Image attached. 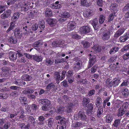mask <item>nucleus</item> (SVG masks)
<instances>
[{
  "mask_svg": "<svg viewBox=\"0 0 129 129\" xmlns=\"http://www.w3.org/2000/svg\"><path fill=\"white\" fill-rule=\"evenodd\" d=\"M103 108L101 107H100L98 109L97 111V116L98 117H100L101 114L103 113Z\"/></svg>",
  "mask_w": 129,
  "mask_h": 129,
  "instance_id": "39",
  "label": "nucleus"
},
{
  "mask_svg": "<svg viewBox=\"0 0 129 129\" xmlns=\"http://www.w3.org/2000/svg\"><path fill=\"white\" fill-rule=\"evenodd\" d=\"M53 120L52 118L49 119L48 121V126L50 127H51L53 124Z\"/></svg>",
  "mask_w": 129,
  "mask_h": 129,
  "instance_id": "54",
  "label": "nucleus"
},
{
  "mask_svg": "<svg viewBox=\"0 0 129 129\" xmlns=\"http://www.w3.org/2000/svg\"><path fill=\"white\" fill-rule=\"evenodd\" d=\"M87 108L88 109L86 111L87 113L89 114V115H90L93 109V104L91 103L88 104V105Z\"/></svg>",
  "mask_w": 129,
  "mask_h": 129,
  "instance_id": "20",
  "label": "nucleus"
},
{
  "mask_svg": "<svg viewBox=\"0 0 129 129\" xmlns=\"http://www.w3.org/2000/svg\"><path fill=\"white\" fill-rule=\"evenodd\" d=\"M10 125V123L8 122H7L5 123L4 126L0 128V129H7L9 127Z\"/></svg>",
  "mask_w": 129,
  "mask_h": 129,
  "instance_id": "47",
  "label": "nucleus"
},
{
  "mask_svg": "<svg viewBox=\"0 0 129 129\" xmlns=\"http://www.w3.org/2000/svg\"><path fill=\"white\" fill-rule=\"evenodd\" d=\"M110 36V32L109 30H107L104 32L102 36V39L104 40H108Z\"/></svg>",
  "mask_w": 129,
  "mask_h": 129,
  "instance_id": "5",
  "label": "nucleus"
},
{
  "mask_svg": "<svg viewBox=\"0 0 129 129\" xmlns=\"http://www.w3.org/2000/svg\"><path fill=\"white\" fill-rule=\"evenodd\" d=\"M45 15L47 17H50L52 15V12L51 9L49 8H47L45 11Z\"/></svg>",
  "mask_w": 129,
  "mask_h": 129,
  "instance_id": "19",
  "label": "nucleus"
},
{
  "mask_svg": "<svg viewBox=\"0 0 129 129\" xmlns=\"http://www.w3.org/2000/svg\"><path fill=\"white\" fill-rule=\"evenodd\" d=\"M73 74V71H69L67 73L66 76L67 77H69L72 76Z\"/></svg>",
  "mask_w": 129,
  "mask_h": 129,
  "instance_id": "62",
  "label": "nucleus"
},
{
  "mask_svg": "<svg viewBox=\"0 0 129 129\" xmlns=\"http://www.w3.org/2000/svg\"><path fill=\"white\" fill-rule=\"evenodd\" d=\"M47 21L51 26H54L56 24L57 21L55 19L51 18H48L47 19Z\"/></svg>",
  "mask_w": 129,
  "mask_h": 129,
  "instance_id": "14",
  "label": "nucleus"
},
{
  "mask_svg": "<svg viewBox=\"0 0 129 129\" xmlns=\"http://www.w3.org/2000/svg\"><path fill=\"white\" fill-rule=\"evenodd\" d=\"M33 58L34 60L39 62L41 61L43 59L42 58L41 56L37 55L33 56Z\"/></svg>",
  "mask_w": 129,
  "mask_h": 129,
  "instance_id": "23",
  "label": "nucleus"
},
{
  "mask_svg": "<svg viewBox=\"0 0 129 129\" xmlns=\"http://www.w3.org/2000/svg\"><path fill=\"white\" fill-rule=\"evenodd\" d=\"M76 26V24L74 22H70L68 24L67 29L69 30H71L75 28Z\"/></svg>",
  "mask_w": 129,
  "mask_h": 129,
  "instance_id": "9",
  "label": "nucleus"
},
{
  "mask_svg": "<svg viewBox=\"0 0 129 129\" xmlns=\"http://www.w3.org/2000/svg\"><path fill=\"white\" fill-rule=\"evenodd\" d=\"M73 106V105L71 103H69L67 106V108L66 110L67 112L68 113L71 112L72 110Z\"/></svg>",
  "mask_w": 129,
  "mask_h": 129,
  "instance_id": "31",
  "label": "nucleus"
},
{
  "mask_svg": "<svg viewBox=\"0 0 129 129\" xmlns=\"http://www.w3.org/2000/svg\"><path fill=\"white\" fill-rule=\"evenodd\" d=\"M113 119V117L112 115L109 114L106 116V121L108 123H110L112 121Z\"/></svg>",
  "mask_w": 129,
  "mask_h": 129,
  "instance_id": "22",
  "label": "nucleus"
},
{
  "mask_svg": "<svg viewBox=\"0 0 129 129\" xmlns=\"http://www.w3.org/2000/svg\"><path fill=\"white\" fill-rule=\"evenodd\" d=\"M47 102L48 101L47 99H40L39 100V102L40 105L44 104L45 102Z\"/></svg>",
  "mask_w": 129,
  "mask_h": 129,
  "instance_id": "52",
  "label": "nucleus"
},
{
  "mask_svg": "<svg viewBox=\"0 0 129 129\" xmlns=\"http://www.w3.org/2000/svg\"><path fill=\"white\" fill-rule=\"evenodd\" d=\"M22 79L25 81H30L32 79V77L27 74H23L21 77Z\"/></svg>",
  "mask_w": 129,
  "mask_h": 129,
  "instance_id": "18",
  "label": "nucleus"
},
{
  "mask_svg": "<svg viewBox=\"0 0 129 129\" xmlns=\"http://www.w3.org/2000/svg\"><path fill=\"white\" fill-rule=\"evenodd\" d=\"M64 107H59L56 110V112L57 113H61L62 112L66 111V110L64 109Z\"/></svg>",
  "mask_w": 129,
  "mask_h": 129,
  "instance_id": "36",
  "label": "nucleus"
},
{
  "mask_svg": "<svg viewBox=\"0 0 129 129\" xmlns=\"http://www.w3.org/2000/svg\"><path fill=\"white\" fill-rule=\"evenodd\" d=\"M106 82L109 86L116 87L120 83V79L119 78H115L111 81L110 79H108L106 80Z\"/></svg>",
  "mask_w": 129,
  "mask_h": 129,
  "instance_id": "2",
  "label": "nucleus"
},
{
  "mask_svg": "<svg viewBox=\"0 0 129 129\" xmlns=\"http://www.w3.org/2000/svg\"><path fill=\"white\" fill-rule=\"evenodd\" d=\"M17 53L16 52L10 51L9 56L10 58L12 60L15 59L17 58Z\"/></svg>",
  "mask_w": 129,
  "mask_h": 129,
  "instance_id": "21",
  "label": "nucleus"
},
{
  "mask_svg": "<svg viewBox=\"0 0 129 129\" xmlns=\"http://www.w3.org/2000/svg\"><path fill=\"white\" fill-rule=\"evenodd\" d=\"M82 44L83 45L84 47L85 48H88L90 45V44L86 41L83 42Z\"/></svg>",
  "mask_w": 129,
  "mask_h": 129,
  "instance_id": "63",
  "label": "nucleus"
},
{
  "mask_svg": "<svg viewBox=\"0 0 129 129\" xmlns=\"http://www.w3.org/2000/svg\"><path fill=\"white\" fill-rule=\"evenodd\" d=\"M70 16V14L69 12L66 11L62 12L61 14V16L62 18H68Z\"/></svg>",
  "mask_w": 129,
  "mask_h": 129,
  "instance_id": "29",
  "label": "nucleus"
},
{
  "mask_svg": "<svg viewBox=\"0 0 129 129\" xmlns=\"http://www.w3.org/2000/svg\"><path fill=\"white\" fill-rule=\"evenodd\" d=\"M117 8V5L116 4H112L110 6V8L111 10L115 11Z\"/></svg>",
  "mask_w": 129,
  "mask_h": 129,
  "instance_id": "44",
  "label": "nucleus"
},
{
  "mask_svg": "<svg viewBox=\"0 0 129 129\" xmlns=\"http://www.w3.org/2000/svg\"><path fill=\"white\" fill-rule=\"evenodd\" d=\"M41 23L40 22L39 23L40 24V26H39L40 28L41 29H43L45 27V22L44 21H42Z\"/></svg>",
  "mask_w": 129,
  "mask_h": 129,
  "instance_id": "57",
  "label": "nucleus"
},
{
  "mask_svg": "<svg viewBox=\"0 0 129 129\" xmlns=\"http://www.w3.org/2000/svg\"><path fill=\"white\" fill-rule=\"evenodd\" d=\"M34 92V90L33 89H30L29 88H27L25 90H24L23 91V93L25 94H28L33 93Z\"/></svg>",
  "mask_w": 129,
  "mask_h": 129,
  "instance_id": "30",
  "label": "nucleus"
},
{
  "mask_svg": "<svg viewBox=\"0 0 129 129\" xmlns=\"http://www.w3.org/2000/svg\"><path fill=\"white\" fill-rule=\"evenodd\" d=\"M18 5L20 6L22 10L26 11L29 9V6L26 5V3H24L23 4H22L21 3H20Z\"/></svg>",
  "mask_w": 129,
  "mask_h": 129,
  "instance_id": "16",
  "label": "nucleus"
},
{
  "mask_svg": "<svg viewBox=\"0 0 129 129\" xmlns=\"http://www.w3.org/2000/svg\"><path fill=\"white\" fill-rule=\"evenodd\" d=\"M11 13V11L10 10H7L1 15L0 16L1 18L2 19H6L10 15Z\"/></svg>",
  "mask_w": 129,
  "mask_h": 129,
  "instance_id": "4",
  "label": "nucleus"
},
{
  "mask_svg": "<svg viewBox=\"0 0 129 129\" xmlns=\"http://www.w3.org/2000/svg\"><path fill=\"white\" fill-rule=\"evenodd\" d=\"M72 37L74 39H80V37L75 33H73L71 35Z\"/></svg>",
  "mask_w": 129,
  "mask_h": 129,
  "instance_id": "45",
  "label": "nucleus"
},
{
  "mask_svg": "<svg viewBox=\"0 0 129 129\" xmlns=\"http://www.w3.org/2000/svg\"><path fill=\"white\" fill-rule=\"evenodd\" d=\"M20 16V14L18 12H16L14 13L13 16L12 17V18H13L15 21L17 20L19 18Z\"/></svg>",
  "mask_w": 129,
  "mask_h": 129,
  "instance_id": "37",
  "label": "nucleus"
},
{
  "mask_svg": "<svg viewBox=\"0 0 129 129\" xmlns=\"http://www.w3.org/2000/svg\"><path fill=\"white\" fill-rule=\"evenodd\" d=\"M126 110L122 107L120 108L118 110L117 115L118 117L122 116L125 113Z\"/></svg>",
  "mask_w": 129,
  "mask_h": 129,
  "instance_id": "12",
  "label": "nucleus"
},
{
  "mask_svg": "<svg viewBox=\"0 0 129 129\" xmlns=\"http://www.w3.org/2000/svg\"><path fill=\"white\" fill-rule=\"evenodd\" d=\"M45 61V63L47 66H49L52 65L54 62L53 60L49 58H46Z\"/></svg>",
  "mask_w": 129,
  "mask_h": 129,
  "instance_id": "26",
  "label": "nucleus"
},
{
  "mask_svg": "<svg viewBox=\"0 0 129 129\" xmlns=\"http://www.w3.org/2000/svg\"><path fill=\"white\" fill-rule=\"evenodd\" d=\"M92 15V11L89 10H86L83 12V15L84 17H86L91 16Z\"/></svg>",
  "mask_w": 129,
  "mask_h": 129,
  "instance_id": "28",
  "label": "nucleus"
},
{
  "mask_svg": "<svg viewBox=\"0 0 129 129\" xmlns=\"http://www.w3.org/2000/svg\"><path fill=\"white\" fill-rule=\"evenodd\" d=\"M20 100L21 103L23 104L24 105L27 104V99L26 97L24 96H22L20 98Z\"/></svg>",
  "mask_w": 129,
  "mask_h": 129,
  "instance_id": "33",
  "label": "nucleus"
},
{
  "mask_svg": "<svg viewBox=\"0 0 129 129\" xmlns=\"http://www.w3.org/2000/svg\"><path fill=\"white\" fill-rule=\"evenodd\" d=\"M14 34L15 37H19L21 38L22 36L20 30L18 28H16L15 29Z\"/></svg>",
  "mask_w": 129,
  "mask_h": 129,
  "instance_id": "24",
  "label": "nucleus"
},
{
  "mask_svg": "<svg viewBox=\"0 0 129 129\" xmlns=\"http://www.w3.org/2000/svg\"><path fill=\"white\" fill-rule=\"evenodd\" d=\"M64 43V40H60L58 41H54L53 42L52 44L54 45V47L59 46V47H61V45L63 46Z\"/></svg>",
  "mask_w": 129,
  "mask_h": 129,
  "instance_id": "10",
  "label": "nucleus"
},
{
  "mask_svg": "<svg viewBox=\"0 0 129 129\" xmlns=\"http://www.w3.org/2000/svg\"><path fill=\"white\" fill-rule=\"evenodd\" d=\"M105 16L103 15H100L99 18V23L100 24H102L105 21Z\"/></svg>",
  "mask_w": 129,
  "mask_h": 129,
  "instance_id": "40",
  "label": "nucleus"
},
{
  "mask_svg": "<svg viewBox=\"0 0 129 129\" xmlns=\"http://www.w3.org/2000/svg\"><path fill=\"white\" fill-rule=\"evenodd\" d=\"M121 92L123 96L124 97H126L129 95V91L127 88H123L121 90Z\"/></svg>",
  "mask_w": 129,
  "mask_h": 129,
  "instance_id": "17",
  "label": "nucleus"
},
{
  "mask_svg": "<svg viewBox=\"0 0 129 129\" xmlns=\"http://www.w3.org/2000/svg\"><path fill=\"white\" fill-rule=\"evenodd\" d=\"M56 119L57 120H59L60 121V123H63V122H64L66 121V120L64 117H61L60 115L57 116L56 117Z\"/></svg>",
  "mask_w": 129,
  "mask_h": 129,
  "instance_id": "34",
  "label": "nucleus"
},
{
  "mask_svg": "<svg viewBox=\"0 0 129 129\" xmlns=\"http://www.w3.org/2000/svg\"><path fill=\"white\" fill-rule=\"evenodd\" d=\"M55 86V85H54V83H51L49 84L47 86L46 88L47 89H50L53 88H54V87Z\"/></svg>",
  "mask_w": 129,
  "mask_h": 129,
  "instance_id": "49",
  "label": "nucleus"
},
{
  "mask_svg": "<svg viewBox=\"0 0 129 129\" xmlns=\"http://www.w3.org/2000/svg\"><path fill=\"white\" fill-rule=\"evenodd\" d=\"M66 73V72L65 71L63 70L62 72L61 77L60 78V80H62L64 79L65 77V74Z\"/></svg>",
  "mask_w": 129,
  "mask_h": 129,
  "instance_id": "58",
  "label": "nucleus"
},
{
  "mask_svg": "<svg viewBox=\"0 0 129 129\" xmlns=\"http://www.w3.org/2000/svg\"><path fill=\"white\" fill-rule=\"evenodd\" d=\"M24 109L22 107H20L15 112L16 115H17L19 113L23 114L24 113Z\"/></svg>",
  "mask_w": 129,
  "mask_h": 129,
  "instance_id": "43",
  "label": "nucleus"
},
{
  "mask_svg": "<svg viewBox=\"0 0 129 129\" xmlns=\"http://www.w3.org/2000/svg\"><path fill=\"white\" fill-rule=\"evenodd\" d=\"M26 61L25 59L23 57L19 58L17 60L18 62L20 63H25L26 62Z\"/></svg>",
  "mask_w": 129,
  "mask_h": 129,
  "instance_id": "51",
  "label": "nucleus"
},
{
  "mask_svg": "<svg viewBox=\"0 0 129 129\" xmlns=\"http://www.w3.org/2000/svg\"><path fill=\"white\" fill-rule=\"evenodd\" d=\"M93 50L96 52H100L101 50V47L98 45H95L93 47Z\"/></svg>",
  "mask_w": 129,
  "mask_h": 129,
  "instance_id": "50",
  "label": "nucleus"
},
{
  "mask_svg": "<svg viewBox=\"0 0 129 129\" xmlns=\"http://www.w3.org/2000/svg\"><path fill=\"white\" fill-rule=\"evenodd\" d=\"M78 118L79 119L84 120L86 118V116L84 112L82 111H80L78 114Z\"/></svg>",
  "mask_w": 129,
  "mask_h": 129,
  "instance_id": "13",
  "label": "nucleus"
},
{
  "mask_svg": "<svg viewBox=\"0 0 129 129\" xmlns=\"http://www.w3.org/2000/svg\"><path fill=\"white\" fill-rule=\"evenodd\" d=\"M115 14V12H113L110 14L108 18V21H111L113 20L114 16H116Z\"/></svg>",
  "mask_w": 129,
  "mask_h": 129,
  "instance_id": "41",
  "label": "nucleus"
},
{
  "mask_svg": "<svg viewBox=\"0 0 129 129\" xmlns=\"http://www.w3.org/2000/svg\"><path fill=\"white\" fill-rule=\"evenodd\" d=\"M22 80L20 79L16 78L14 81H13V83L18 86H21L22 85Z\"/></svg>",
  "mask_w": 129,
  "mask_h": 129,
  "instance_id": "25",
  "label": "nucleus"
},
{
  "mask_svg": "<svg viewBox=\"0 0 129 129\" xmlns=\"http://www.w3.org/2000/svg\"><path fill=\"white\" fill-rule=\"evenodd\" d=\"M66 121L63 123H60V125L59 127V129H66Z\"/></svg>",
  "mask_w": 129,
  "mask_h": 129,
  "instance_id": "48",
  "label": "nucleus"
},
{
  "mask_svg": "<svg viewBox=\"0 0 129 129\" xmlns=\"http://www.w3.org/2000/svg\"><path fill=\"white\" fill-rule=\"evenodd\" d=\"M119 48L117 47H114L112 48L109 51V53L110 54H113L118 51Z\"/></svg>",
  "mask_w": 129,
  "mask_h": 129,
  "instance_id": "35",
  "label": "nucleus"
},
{
  "mask_svg": "<svg viewBox=\"0 0 129 129\" xmlns=\"http://www.w3.org/2000/svg\"><path fill=\"white\" fill-rule=\"evenodd\" d=\"M125 29L123 27L120 28L116 31L114 35L115 38H118L124 33Z\"/></svg>",
  "mask_w": 129,
  "mask_h": 129,
  "instance_id": "6",
  "label": "nucleus"
},
{
  "mask_svg": "<svg viewBox=\"0 0 129 129\" xmlns=\"http://www.w3.org/2000/svg\"><path fill=\"white\" fill-rule=\"evenodd\" d=\"M123 59L126 60L129 58V52L125 54L123 56Z\"/></svg>",
  "mask_w": 129,
  "mask_h": 129,
  "instance_id": "64",
  "label": "nucleus"
},
{
  "mask_svg": "<svg viewBox=\"0 0 129 129\" xmlns=\"http://www.w3.org/2000/svg\"><path fill=\"white\" fill-rule=\"evenodd\" d=\"M54 78L56 80L57 82L59 81L60 78V73L58 72H55L54 75Z\"/></svg>",
  "mask_w": 129,
  "mask_h": 129,
  "instance_id": "27",
  "label": "nucleus"
},
{
  "mask_svg": "<svg viewBox=\"0 0 129 129\" xmlns=\"http://www.w3.org/2000/svg\"><path fill=\"white\" fill-rule=\"evenodd\" d=\"M8 41V42L10 43L15 44L17 42L15 39L13 37H12L9 38Z\"/></svg>",
  "mask_w": 129,
  "mask_h": 129,
  "instance_id": "46",
  "label": "nucleus"
},
{
  "mask_svg": "<svg viewBox=\"0 0 129 129\" xmlns=\"http://www.w3.org/2000/svg\"><path fill=\"white\" fill-rule=\"evenodd\" d=\"M38 25L37 24H34L31 27H30V26L29 25L28 26H23L22 28L23 29L24 33L25 34L27 33L28 32L29 33H33V31L36 30L38 28Z\"/></svg>",
  "mask_w": 129,
  "mask_h": 129,
  "instance_id": "1",
  "label": "nucleus"
},
{
  "mask_svg": "<svg viewBox=\"0 0 129 129\" xmlns=\"http://www.w3.org/2000/svg\"><path fill=\"white\" fill-rule=\"evenodd\" d=\"M102 99L99 96L97 97L95 103V105L97 107L99 106L102 103Z\"/></svg>",
  "mask_w": 129,
  "mask_h": 129,
  "instance_id": "38",
  "label": "nucleus"
},
{
  "mask_svg": "<svg viewBox=\"0 0 129 129\" xmlns=\"http://www.w3.org/2000/svg\"><path fill=\"white\" fill-rule=\"evenodd\" d=\"M82 61L79 59L76 60L74 63V68L76 69H79L82 67Z\"/></svg>",
  "mask_w": 129,
  "mask_h": 129,
  "instance_id": "8",
  "label": "nucleus"
},
{
  "mask_svg": "<svg viewBox=\"0 0 129 129\" xmlns=\"http://www.w3.org/2000/svg\"><path fill=\"white\" fill-rule=\"evenodd\" d=\"M90 31V28L88 26H85L81 27L80 28V33L81 34H87Z\"/></svg>",
  "mask_w": 129,
  "mask_h": 129,
  "instance_id": "3",
  "label": "nucleus"
},
{
  "mask_svg": "<svg viewBox=\"0 0 129 129\" xmlns=\"http://www.w3.org/2000/svg\"><path fill=\"white\" fill-rule=\"evenodd\" d=\"M128 49H129V44L125 46L123 48L121 49V51L122 52H124L128 50Z\"/></svg>",
  "mask_w": 129,
  "mask_h": 129,
  "instance_id": "59",
  "label": "nucleus"
},
{
  "mask_svg": "<svg viewBox=\"0 0 129 129\" xmlns=\"http://www.w3.org/2000/svg\"><path fill=\"white\" fill-rule=\"evenodd\" d=\"M81 125L80 122H75L72 124V126L74 127H77L80 126Z\"/></svg>",
  "mask_w": 129,
  "mask_h": 129,
  "instance_id": "56",
  "label": "nucleus"
},
{
  "mask_svg": "<svg viewBox=\"0 0 129 129\" xmlns=\"http://www.w3.org/2000/svg\"><path fill=\"white\" fill-rule=\"evenodd\" d=\"M120 120L119 119H117L115 120L113 124V125L115 127H117L120 123Z\"/></svg>",
  "mask_w": 129,
  "mask_h": 129,
  "instance_id": "32",
  "label": "nucleus"
},
{
  "mask_svg": "<svg viewBox=\"0 0 129 129\" xmlns=\"http://www.w3.org/2000/svg\"><path fill=\"white\" fill-rule=\"evenodd\" d=\"M92 24L95 30H96L99 28L98 26V20L96 19H93L92 21Z\"/></svg>",
  "mask_w": 129,
  "mask_h": 129,
  "instance_id": "15",
  "label": "nucleus"
},
{
  "mask_svg": "<svg viewBox=\"0 0 129 129\" xmlns=\"http://www.w3.org/2000/svg\"><path fill=\"white\" fill-rule=\"evenodd\" d=\"M18 0H8L7 2L8 5H10L13 4H14Z\"/></svg>",
  "mask_w": 129,
  "mask_h": 129,
  "instance_id": "55",
  "label": "nucleus"
},
{
  "mask_svg": "<svg viewBox=\"0 0 129 129\" xmlns=\"http://www.w3.org/2000/svg\"><path fill=\"white\" fill-rule=\"evenodd\" d=\"M50 7L52 9H58L61 7V5L59 4V2L57 1L55 2V3L53 4L50 6Z\"/></svg>",
  "mask_w": 129,
  "mask_h": 129,
  "instance_id": "11",
  "label": "nucleus"
},
{
  "mask_svg": "<svg viewBox=\"0 0 129 129\" xmlns=\"http://www.w3.org/2000/svg\"><path fill=\"white\" fill-rule=\"evenodd\" d=\"M42 109L44 111H47L50 109L49 106L44 105L42 107Z\"/></svg>",
  "mask_w": 129,
  "mask_h": 129,
  "instance_id": "60",
  "label": "nucleus"
},
{
  "mask_svg": "<svg viewBox=\"0 0 129 129\" xmlns=\"http://www.w3.org/2000/svg\"><path fill=\"white\" fill-rule=\"evenodd\" d=\"M27 117V118L28 119V120L30 121L31 122V123L33 122L34 123V118L31 116L30 115H28L26 116Z\"/></svg>",
  "mask_w": 129,
  "mask_h": 129,
  "instance_id": "53",
  "label": "nucleus"
},
{
  "mask_svg": "<svg viewBox=\"0 0 129 129\" xmlns=\"http://www.w3.org/2000/svg\"><path fill=\"white\" fill-rule=\"evenodd\" d=\"M128 84V82L127 81L125 80L123 81L120 85V87H121L123 86L127 85Z\"/></svg>",
  "mask_w": 129,
  "mask_h": 129,
  "instance_id": "61",
  "label": "nucleus"
},
{
  "mask_svg": "<svg viewBox=\"0 0 129 129\" xmlns=\"http://www.w3.org/2000/svg\"><path fill=\"white\" fill-rule=\"evenodd\" d=\"M129 38V32L128 31L123 36L120 37L119 41L120 42H123L127 40Z\"/></svg>",
  "mask_w": 129,
  "mask_h": 129,
  "instance_id": "7",
  "label": "nucleus"
},
{
  "mask_svg": "<svg viewBox=\"0 0 129 129\" xmlns=\"http://www.w3.org/2000/svg\"><path fill=\"white\" fill-rule=\"evenodd\" d=\"M89 98H84L82 101L83 104L84 106H86L89 103Z\"/></svg>",
  "mask_w": 129,
  "mask_h": 129,
  "instance_id": "42",
  "label": "nucleus"
}]
</instances>
